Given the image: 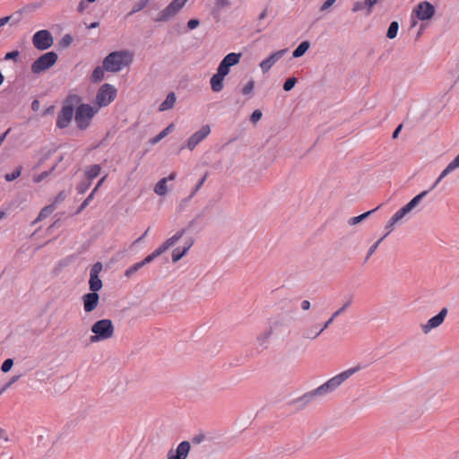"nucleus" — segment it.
Segmentation results:
<instances>
[{
  "mask_svg": "<svg viewBox=\"0 0 459 459\" xmlns=\"http://www.w3.org/2000/svg\"><path fill=\"white\" fill-rule=\"evenodd\" d=\"M13 365V359H7L2 364L1 369L4 373L8 372L12 368Z\"/></svg>",
  "mask_w": 459,
  "mask_h": 459,
  "instance_id": "c03bdc74",
  "label": "nucleus"
},
{
  "mask_svg": "<svg viewBox=\"0 0 459 459\" xmlns=\"http://www.w3.org/2000/svg\"><path fill=\"white\" fill-rule=\"evenodd\" d=\"M396 224V222H393V219L391 218L388 221V223L386 224L385 226V230H387L386 233L384 235V236H387L388 234H390L394 227V225Z\"/></svg>",
  "mask_w": 459,
  "mask_h": 459,
  "instance_id": "4d7b16f0",
  "label": "nucleus"
},
{
  "mask_svg": "<svg viewBox=\"0 0 459 459\" xmlns=\"http://www.w3.org/2000/svg\"><path fill=\"white\" fill-rule=\"evenodd\" d=\"M107 178V175L102 177L99 182L97 183L96 186L94 187V189L91 191L93 192L94 194L98 191V189L101 186V185L103 184V182L106 180Z\"/></svg>",
  "mask_w": 459,
  "mask_h": 459,
  "instance_id": "680f3d73",
  "label": "nucleus"
},
{
  "mask_svg": "<svg viewBox=\"0 0 459 459\" xmlns=\"http://www.w3.org/2000/svg\"><path fill=\"white\" fill-rule=\"evenodd\" d=\"M374 212H375V210H371V211L364 212L359 216L352 217L349 220V224L351 226L356 225V224L359 223L360 221H362L364 219L368 218Z\"/></svg>",
  "mask_w": 459,
  "mask_h": 459,
  "instance_id": "c756f323",
  "label": "nucleus"
},
{
  "mask_svg": "<svg viewBox=\"0 0 459 459\" xmlns=\"http://www.w3.org/2000/svg\"><path fill=\"white\" fill-rule=\"evenodd\" d=\"M402 126H403L402 125H399V126L395 128V130L394 131L393 135H392V137H393L394 139H395V138H397V137H398L399 133H400V132H401V130H402Z\"/></svg>",
  "mask_w": 459,
  "mask_h": 459,
  "instance_id": "338daca9",
  "label": "nucleus"
},
{
  "mask_svg": "<svg viewBox=\"0 0 459 459\" xmlns=\"http://www.w3.org/2000/svg\"><path fill=\"white\" fill-rule=\"evenodd\" d=\"M205 179H206V175H204V178L198 182V184L196 185V186L191 193V195L189 196L190 198H192L197 193V191L203 186Z\"/></svg>",
  "mask_w": 459,
  "mask_h": 459,
  "instance_id": "de8ad7c7",
  "label": "nucleus"
},
{
  "mask_svg": "<svg viewBox=\"0 0 459 459\" xmlns=\"http://www.w3.org/2000/svg\"><path fill=\"white\" fill-rule=\"evenodd\" d=\"M96 112L97 110L88 104L79 105L74 117L78 127L85 129L90 125Z\"/></svg>",
  "mask_w": 459,
  "mask_h": 459,
  "instance_id": "20e7f679",
  "label": "nucleus"
},
{
  "mask_svg": "<svg viewBox=\"0 0 459 459\" xmlns=\"http://www.w3.org/2000/svg\"><path fill=\"white\" fill-rule=\"evenodd\" d=\"M459 168V160L456 158L453 160L446 168L440 173L439 177L436 180V182L433 184V186L430 187L429 191L433 190L437 187V186L442 181V179L446 177L449 173H451L455 169Z\"/></svg>",
  "mask_w": 459,
  "mask_h": 459,
  "instance_id": "f3484780",
  "label": "nucleus"
},
{
  "mask_svg": "<svg viewBox=\"0 0 459 459\" xmlns=\"http://www.w3.org/2000/svg\"><path fill=\"white\" fill-rule=\"evenodd\" d=\"M199 24H200V22L198 20L191 19L187 22V27L189 30H195V28H197L199 26Z\"/></svg>",
  "mask_w": 459,
  "mask_h": 459,
  "instance_id": "6e6d98bb",
  "label": "nucleus"
},
{
  "mask_svg": "<svg viewBox=\"0 0 459 459\" xmlns=\"http://www.w3.org/2000/svg\"><path fill=\"white\" fill-rule=\"evenodd\" d=\"M133 61V55L128 51H115L108 55L103 66L108 72H119L125 66L129 65Z\"/></svg>",
  "mask_w": 459,
  "mask_h": 459,
  "instance_id": "f257e3e1",
  "label": "nucleus"
},
{
  "mask_svg": "<svg viewBox=\"0 0 459 459\" xmlns=\"http://www.w3.org/2000/svg\"><path fill=\"white\" fill-rule=\"evenodd\" d=\"M185 230H182L177 232L174 236L168 238L162 245H160L157 249H155L152 254L147 255L143 261L140 262L142 266L152 262L156 257L164 253L170 247L174 246L183 236Z\"/></svg>",
  "mask_w": 459,
  "mask_h": 459,
  "instance_id": "39448f33",
  "label": "nucleus"
},
{
  "mask_svg": "<svg viewBox=\"0 0 459 459\" xmlns=\"http://www.w3.org/2000/svg\"><path fill=\"white\" fill-rule=\"evenodd\" d=\"M176 102V95L174 92H169L165 100L160 105L159 110L165 111L173 108Z\"/></svg>",
  "mask_w": 459,
  "mask_h": 459,
  "instance_id": "aec40b11",
  "label": "nucleus"
},
{
  "mask_svg": "<svg viewBox=\"0 0 459 459\" xmlns=\"http://www.w3.org/2000/svg\"><path fill=\"white\" fill-rule=\"evenodd\" d=\"M379 0H365V4L368 8V14L371 13V10L375 4H377Z\"/></svg>",
  "mask_w": 459,
  "mask_h": 459,
  "instance_id": "864d4df0",
  "label": "nucleus"
},
{
  "mask_svg": "<svg viewBox=\"0 0 459 459\" xmlns=\"http://www.w3.org/2000/svg\"><path fill=\"white\" fill-rule=\"evenodd\" d=\"M100 170H101V168L98 164L90 166L85 170V177L88 179L92 180L93 178H95L99 176V174L100 173Z\"/></svg>",
  "mask_w": 459,
  "mask_h": 459,
  "instance_id": "b1692460",
  "label": "nucleus"
},
{
  "mask_svg": "<svg viewBox=\"0 0 459 459\" xmlns=\"http://www.w3.org/2000/svg\"><path fill=\"white\" fill-rule=\"evenodd\" d=\"M147 3H148V0H142L139 4H137L134 6V8L132 9L130 13L132 14V13L141 11L143 8H144L146 6Z\"/></svg>",
  "mask_w": 459,
  "mask_h": 459,
  "instance_id": "49530a36",
  "label": "nucleus"
},
{
  "mask_svg": "<svg viewBox=\"0 0 459 459\" xmlns=\"http://www.w3.org/2000/svg\"><path fill=\"white\" fill-rule=\"evenodd\" d=\"M116 96V88L108 83H105L100 88L97 93L96 102L99 107H106L115 100Z\"/></svg>",
  "mask_w": 459,
  "mask_h": 459,
  "instance_id": "6e6552de",
  "label": "nucleus"
},
{
  "mask_svg": "<svg viewBox=\"0 0 459 459\" xmlns=\"http://www.w3.org/2000/svg\"><path fill=\"white\" fill-rule=\"evenodd\" d=\"M429 190L423 191L413 197L406 205H404L409 212H411L416 205L428 195Z\"/></svg>",
  "mask_w": 459,
  "mask_h": 459,
  "instance_id": "5701e85b",
  "label": "nucleus"
},
{
  "mask_svg": "<svg viewBox=\"0 0 459 459\" xmlns=\"http://www.w3.org/2000/svg\"><path fill=\"white\" fill-rule=\"evenodd\" d=\"M18 56H19V51H17V50L8 52L4 56V60H10V59L15 60L18 57Z\"/></svg>",
  "mask_w": 459,
  "mask_h": 459,
  "instance_id": "603ef678",
  "label": "nucleus"
},
{
  "mask_svg": "<svg viewBox=\"0 0 459 459\" xmlns=\"http://www.w3.org/2000/svg\"><path fill=\"white\" fill-rule=\"evenodd\" d=\"M410 212L408 211V209L403 206L402 207L401 209H399L391 218L393 219V222H398L399 221H401L407 213H409Z\"/></svg>",
  "mask_w": 459,
  "mask_h": 459,
  "instance_id": "473e14b6",
  "label": "nucleus"
},
{
  "mask_svg": "<svg viewBox=\"0 0 459 459\" xmlns=\"http://www.w3.org/2000/svg\"><path fill=\"white\" fill-rule=\"evenodd\" d=\"M80 102L81 98L77 94H71L66 98L64 106H71V108L74 109V108Z\"/></svg>",
  "mask_w": 459,
  "mask_h": 459,
  "instance_id": "c85d7f7f",
  "label": "nucleus"
},
{
  "mask_svg": "<svg viewBox=\"0 0 459 459\" xmlns=\"http://www.w3.org/2000/svg\"><path fill=\"white\" fill-rule=\"evenodd\" d=\"M104 66H97L91 74V81L94 82H100L104 78Z\"/></svg>",
  "mask_w": 459,
  "mask_h": 459,
  "instance_id": "cd10ccee",
  "label": "nucleus"
},
{
  "mask_svg": "<svg viewBox=\"0 0 459 459\" xmlns=\"http://www.w3.org/2000/svg\"><path fill=\"white\" fill-rule=\"evenodd\" d=\"M309 42L308 41H303L301 42L298 48L293 51L292 56L293 57H299L303 56L307 49L309 48Z\"/></svg>",
  "mask_w": 459,
  "mask_h": 459,
  "instance_id": "a878e982",
  "label": "nucleus"
},
{
  "mask_svg": "<svg viewBox=\"0 0 459 459\" xmlns=\"http://www.w3.org/2000/svg\"><path fill=\"white\" fill-rule=\"evenodd\" d=\"M55 209H56L55 204H50V205H48V206L44 207L40 211V212H39L36 221H39L47 218L48 216H49L55 211Z\"/></svg>",
  "mask_w": 459,
  "mask_h": 459,
  "instance_id": "bb28decb",
  "label": "nucleus"
},
{
  "mask_svg": "<svg viewBox=\"0 0 459 459\" xmlns=\"http://www.w3.org/2000/svg\"><path fill=\"white\" fill-rule=\"evenodd\" d=\"M86 7H87L86 2L82 0L80 2V4H78L77 10H78V12L82 13Z\"/></svg>",
  "mask_w": 459,
  "mask_h": 459,
  "instance_id": "e2e57ef3",
  "label": "nucleus"
},
{
  "mask_svg": "<svg viewBox=\"0 0 459 459\" xmlns=\"http://www.w3.org/2000/svg\"><path fill=\"white\" fill-rule=\"evenodd\" d=\"M350 306V301L346 302L342 307H340L338 310H336L331 317L333 319L337 317L339 315L344 312V310Z\"/></svg>",
  "mask_w": 459,
  "mask_h": 459,
  "instance_id": "8fccbe9b",
  "label": "nucleus"
},
{
  "mask_svg": "<svg viewBox=\"0 0 459 459\" xmlns=\"http://www.w3.org/2000/svg\"><path fill=\"white\" fill-rule=\"evenodd\" d=\"M22 172V167L16 168L12 173H8L4 176L6 181L11 182L20 177Z\"/></svg>",
  "mask_w": 459,
  "mask_h": 459,
  "instance_id": "f704fd0d",
  "label": "nucleus"
},
{
  "mask_svg": "<svg viewBox=\"0 0 459 459\" xmlns=\"http://www.w3.org/2000/svg\"><path fill=\"white\" fill-rule=\"evenodd\" d=\"M167 181L168 178H161L160 180L158 181V183L154 186L155 194L162 196L168 193Z\"/></svg>",
  "mask_w": 459,
  "mask_h": 459,
  "instance_id": "4be33fe9",
  "label": "nucleus"
},
{
  "mask_svg": "<svg viewBox=\"0 0 459 459\" xmlns=\"http://www.w3.org/2000/svg\"><path fill=\"white\" fill-rule=\"evenodd\" d=\"M335 1L336 0H326L321 6V11H325L330 8L335 3Z\"/></svg>",
  "mask_w": 459,
  "mask_h": 459,
  "instance_id": "13d9d810",
  "label": "nucleus"
},
{
  "mask_svg": "<svg viewBox=\"0 0 459 459\" xmlns=\"http://www.w3.org/2000/svg\"><path fill=\"white\" fill-rule=\"evenodd\" d=\"M93 333L90 337L91 343L111 339L115 333V327L110 319H100L96 321L91 327Z\"/></svg>",
  "mask_w": 459,
  "mask_h": 459,
  "instance_id": "f03ea898",
  "label": "nucleus"
},
{
  "mask_svg": "<svg viewBox=\"0 0 459 459\" xmlns=\"http://www.w3.org/2000/svg\"><path fill=\"white\" fill-rule=\"evenodd\" d=\"M10 19H11L10 16L0 18V28L4 26L10 21Z\"/></svg>",
  "mask_w": 459,
  "mask_h": 459,
  "instance_id": "69168bd1",
  "label": "nucleus"
},
{
  "mask_svg": "<svg viewBox=\"0 0 459 459\" xmlns=\"http://www.w3.org/2000/svg\"><path fill=\"white\" fill-rule=\"evenodd\" d=\"M187 0H173L160 11L155 18L156 22H166L172 19L186 4Z\"/></svg>",
  "mask_w": 459,
  "mask_h": 459,
  "instance_id": "423d86ee",
  "label": "nucleus"
},
{
  "mask_svg": "<svg viewBox=\"0 0 459 459\" xmlns=\"http://www.w3.org/2000/svg\"><path fill=\"white\" fill-rule=\"evenodd\" d=\"M241 57L240 53H230L224 56L222 61H224L229 66H233L238 64Z\"/></svg>",
  "mask_w": 459,
  "mask_h": 459,
  "instance_id": "393cba45",
  "label": "nucleus"
},
{
  "mask_svg": "<svg viewBox=\"0 0 459 459\" xmlns=\"http://www.w3.org/2000/svg\"><path fill=\"white\" fill-rule=\"evenodd\" d=\"M224 78L225 76H222L221 74H219L218 73H216L215 74H213L210 80V84H211V88L212 90V91L214 92H220L221 91H222L224 85H223V81H224Z\"/></svg>",
  "mask_w": 459,
  "mask_h": 459,
  "instance_id": "6ab92c4d",
  "label": "nucleus"
},
{
  "mask_svg": "<svg viewBox=\"0 0 459 459\" xmlns=\"http://www.w3.org/2000/svg\"><path fill=\"white\" fill-rule=\"evenodd\" d=\"M57 60V55L55 52H48L40 56L31 65L33 74H40L53 66Z\"/></svg>",
  "mask_w": 459,
  "mask_h": 459,
  "instance_id": "0eeeda50",
  "label": "nucleus"
},
{
  "mask_svg": "<svg viewBox=\"0 0 459 459\" xmlns=\"http://www.w3.org/2000/svg\"><path fill=\"white\" fill-rule=\"evenodd\" d=\"M89 187V185L87 186H78L77 190L79 194H83L85 190Z\"/></svg>",
  "mask_w": 459,
  "mask_h": 459,
  "instance_id": "774afa93",
  "label": "nucleus"
},
{
  "mask_svg": "<svg viewBox=\"0 0 459 459\" xmlns=\"http://www.w3.org/2000/svg\"><path fill=\"white\" fill-rule=\"evenodd\" d=\"M211 133V128L208 125L203 126L200 130L195 132L188 139L186 147L193 151L204 139H205Z\"/></svg>",
  "mask_w": 459,
  "mask_h": 459,
  "instance_id": "f8f14e48",
  "label": "nucleus"
},
{
  "mask_svg": "<svg viewBox=\"0 0 459 459\" xmlns=\"http://www.w3.org/2000/svg\"><path fill=\"white\" fill-rule=\"evenodd\" d=\"M254 85H255L254 81H252V80H251V81H249V82H247V83L243 87V89H242V93H243L244 95H247V94L251 93V92H252V91H253V89H254Z\"/></svg>",
  "mask_w": 459,
  "mask_h": 459,
  "instance_id": "a18cd8bd",
  "label": "nucleus"
},
{
  "mask_svg": "<svg viewBox=\"0 0 459 459\" xmlns=\"http://www.w3.org/2000/svg\"><path fill=\"white\" fill-rule=\"evenodd\" d=\"M230 66H229L224 61L221 60L220 63L217 73L222 76H226L230 73Z\"/></svg>",
  "mask_w": 459,
  "mask_h": 459,
  "instance_id": "c9c22d12",
  "label": "nucleus"
},
{
  "mask_svg": "<svg viewBox=\"0 0 459 459\" xmlns=\"http://www.w3.org/2000/svg\"><path fill=\"white\" fill-rule=\"evenodd\" d=\"M296 82L297 79L295 77L288 79L283 84L284 91H290L295 86Z\"/></svg>",
  "mask_w": 459,
  "mask_h": 459,
  "instance_id": "79ce46f5",
  "label": "nucleus"
},
{
  "mask_svg": "<svg viewBox=\"0 0 459 459\" xmlns=\"http://www.w3.org/2000/svg\"><path fill=\"white\" fill-rule=\"evenodd\" d=\"M448 310L446 307H444L440 310V312L435 316L431 317L427 321L426 324L421 325V330L424 333H429L432 329L438 327L441 325L447 316Z\"/></svg>",
  "mask_w": 459,
  "mask_h": 459,
  "instance_id": "9b49d317",
  "label": "nucleus"
},
{
  "mask_svg": "<svg viewBox=\"0 0 459 459\" xmlns=\"http://www.w3.org/2000/svg\"><path fill=\"white\" fill-rule=\"evenodd\" d=\"M102 268L103 266L100 262L95 263L91 268L90 276H99V274L102 271Z\"/></svg>",
  "mask_w": 459,
  "mask_h": 459,
  "instance_id": "e433bc0d",
  "label": "nucleus"
},
{
  "mask_svg": "<svg viewBox=\"0 0 459 459\" xmlns=\"http://www.w3.org/2000/svg\"><path fill=\"white\" fill-rule=\"evenodd\" d=\"M359 369V367L349 368L333 377L330 378L325 384L315 389L312 393L313 395H323L329 392L333 391L340 386L345 380L351 377L354 373Z\"/></svg>",
  "mask_w": 459,
  "mask_h": 459,
  "instance_id": "7ed1b4c3",
  "label": "nucleus"
},
{
  "mask_svg": "<svg viewBox=\"0 0 459 459\" xmlns=\"http://www.w3.org/2000/svg\"><path fill=\"white\" fill-rule=\"evenodd\" d=\"M194 241L193 239H188L186 241L185 246L181 247L175 248L172 252V261L174 263L179 261L190 249V247L193 246Z\"/></svg>",
  "mask_w": 459,
  "mask_h": 459,
  "instance_id": "a211bd4d",
  "label": "nucleus"
},
{
  "mask_svg": "<svg viewBox=\"0 0 459 459\" xmlns=\"http://www.w3.org/2000/svg\"><path fill=\"white\" fill-rule=\"evenodd\" d=\"M65 196L66 195H65V192H60L55 198V201L52 204L56 205L57 203L62 202L65 198Z\"/></svg>",
  "mask_w": 459,
  "mask_h": 459,
  "instance_id": "052dcab7",
  "label": "nucleus"
},
{
  "mask_svg": "<svg viewBox=\"0 0 459 459\" xmlns=\"http://www.w3.org/2000/svg\"><path fill=\"white\" fill-rule=\"evenodd\" d=\"M262 117V112L258 109L255 110L251 115V121L253 123H256L259 121Z\"/></svg>",
  "mask_w": 459,
  "mask_h": 459,
  "instance_id": "09e8293b",
  "label": "nucleus"
},
{
  "mask_svg": "<svg viewBox=\"0 0 459 459\" xmlns=\"http://www.w3.org/2000/svg\"><path fill=\"white\" fill-rule=\"evenodd\" d=\"M48 175V172H43L39 175H37L33 178V181L35 183H39L41 180H43Z\"/></svg>",
  "mask_w": 459,
  "mask_h": 459,
  "instance_id": "bf43d9fd",
  "label": "nucleus"
},
{
  "mask_svg": "<svg viewBox=\"0 0 459 459\" xmlns=\"http://www.w3.org/2000/svg\"><path fill=\"white\" fill-rule=\"evenodd\" d=\"M74 116L71 106H63L56 118V126L58 128H65L70 124Z\"/></svg>",
  "mask_w": 459,
  "mask_h": 459,
  "instance_id": "4468645a",
  "label": "nucleus"
},
{
  "mask_svg": "<svg viewBox=\"0 0 459 459\" xmlns=\"http://www.w3.org/2000/svg\"><path fill=\"white\" fill-rule=\"evenodd\" d=\"M333 320L334 319L333 317H330L325 323H324V325L320 328V330L318 332H316L314 335L307 334V335H306V338H311V339L316 338L333 322Z\"/></svg>",
  "mask_w": 459,
  "mask_h": 459,
  "instance_id": "72a5a7b5",
  "label": "nucleus"
},
{
  "mask_svg": "<svg viewBox=\"0 0 459 459\" xmlns=\"http://www.w3.org/2000/svg\"><path fill=\"white\" fill-rule=\"evenodd\" d=\"M301 308L303 310H308L310 308V302L308 300H303L301 302Z\"/></svg>",
  "mask_w": 459,
  "mask_h": 459,
  "instance_id": "0e129e2a",
  "label": "nucleus"
},
{
  "mask_svg": "<svg viewBox=\"0 0 459 459\" xmlns=\"http://www.w3.org/2000/svg\"><path fill=\"white\" fill-rule=\"evenodd\" d=\"M399 24L397 22H392L387 30L386 37L390 39H394L397 35Z\"/></svg>",
  "mask_w": 459,
  "mask_h": 459,
  "instance_id": "7c9ffc66",
  "label": "nucleus"
},
{
  "mask_svg": "<svg viewBox=\"0 0 459 459\" xmlns=\"http://www.w3.org/2000/svg\"><path fill=\"white\" fill-rule=\"evenodd\" d=\"M287 52V49H281L270 55L266 59L263 60L260 64V67L264 73L268 72L271 67L280 60L283 55Z\"/></svg>",
  "mask_w": 459,
  "mask_h": 459,
  "instance_id": "dca6fc26",
  "label": "nucleus"
},
{
  "mask_svg": "<svg viewBox=\"0 0 459 459\" xmlns=\"http://www.w3.org/2000/svg\"><path fill=\"white\" fill-rule=\"evenodd\" d=\"M230 3V0H215V6L218 9H221L225 6H228Z\"/></svg>",
  "mask_w": 459,
  "mask_h": 459,
  "instance_id": "5fc2aeb1",
  "label": "nucleus"
},
{
  "mask_svg": "<svg viewBox=\"0 0 459 459\" xmlns=\"http://www.w3.org/2000/svg\"><path fill=\"white\" fill-rule=\"evenodd\" d=\"M103 284L99 276H90L89 288L91 291L97 292L101 290Z\"/></svg>",
  "mask_w": 459,
  "mask_h": 459,
  "instance_id": "412c9836",
  "label": "nucleus"
},
{
  "mask_svg": "<svg viewBox=\"0 0 459 459\" xmlns=\"http://www.w3.org/2000/svg\"><path fill=\"white\" fill-rule=\"evenodd\" d=\"M191 445L188 441L180 442L176 450L170 449L167 459H186L190 452Z\"/></svg>",
  "mask_w": 459,
  "mask_h": 459,
  "instance_id": "ddd939ff",
  "label": "nucleus"
},
{
  "mask_svg": "<svg viewBox=\"0 0 459 459\" xmlns=\"http://www.w3.org/2000/svg\"><path fill=\"white\" fill-rule=\"evenodd\" d=\"M365 7H367L365 4V2L364 3L356 2V3H354V4L352 6V12L357 13L359 11L363 10Z\"/></svg>",
  "mask_w": 459,
  "mask_h": 459,
  "instance_id": "3c124183",
  "label": "nucleus"
},
{
  "mask_svg": "<svg viewBox=\"0 0 459 459\" xmlns=\"http://www.w3.org/2000/svg\"><path fill=\"white\" fill-rule=\"evenodd\" d=\"M435 13V8L434 6L427 2H421L413 10H412V15H415L418 20L425 21L429 20L433 17Z\"/></svg>",
  "mask_w": 459,
  "mask_h": 459,
  "instance_id": "9d476101",
  "label": "nucleus"
},
{
  "mask_svg": "<svg viewBox=\"0 0 459 459\" xmlns=\"http://www.w3.org/2000/svg\"><path fill=\"white\" fill-rule=\"evenodd\" d=\"M385 238V236H383L381 238H379L374 245H372L367 254L366 260H368L377 249L379 244Z\"/></svg>",
  "mask_w": 459,
  "mask_h": 459,
  "instance_id": "58836bf2",
  "label": "nucleus"
},
{
  "mask_svg": "<svg viewBox=\"0 0 459 459\" xmlns=\"http://www.w3.org/2000/svg\"><path fill=\"white\" fill-rule=\"evenodd\" d=\"M94 193L91 192L87 197L86 199L82 202V204H81L79 210H78V213L81 212L83 209H85L91 203V201L93 199V196H94Z\"/></svg>",
  "mask_w": 459,
  "mask_h": 459,
  "instance_id": "37998d69",
  "label": "nucleus"
},
{
  "mask_svg": "<svg viewBox=\"0 0 459 459\" xmlns=\"http://www.w3.org/2000/svg\"><path fill=\"white\" fill-rule=\"evenodd\" d=\"M410 212L408 211V209L403 206L402 207L401 209H399L391 218L393 219V222H398L399 221H401L407 213H409Z\"/></svg>",
  "mask_w": 459,
  "mask_h": 459,
  "instance_id": "2f4dec72",
  "label": "nucleus"
},
{
  "mask_svg": "<svg viewBox=\"0 0 459 459\" xmlns=\"http://www.w3.org/2000/svg\"><path fill=\"white\" fill-rule=\"evenodd\" d=\"M32 43L37 49L46 50L53 45L54 39L48 30H41L33 35Z\"/></svg>",
  "mask_w": 459,
  "mask_h": 459,
  "instance_id": "1a4fd4ad",
  "label": "nucleus"
},
{
  "mask_svg": "<svg viewBox=\"0 0 459 459\" xmlns=\"http://www.w3.org/2000/svg\"><path fill=\"white\" fill-rule=\"evenodd\" d=\"M142 264L139 263H136L134 264V265H132L131 267H129L126 273H125V275L126 277H130L132 274H134V273H136L140 268H142Z\"/></svg>",
  "mask_w": 459,
  "mask_h": 459,
  "instance_id": "a19ab883",
  "label": "nucleus"
},
{
  "mask_svg": "<svg viewBox=\"0 0 459 459\" xmlns=\"http://www.w3.org/2000/svg\"><path fill=\"white\" fill-rule=\"evenodd\" d=\"M100 302V296L97 292H90L82 296L83 309L86 313L95 310Z\"/></svg>",
  "mask_w": 459,
  "mask_h": 459,
  "instance_id": "2eb2a0df",
  "label": "nucleus"
},
{
  "mask_svg": "<svg viewBox=\"0 0 459 459\" xmlns=\"http://www.w3.org/2000/svg\"><path fill=\"white\" fill-rule=\"evenodd\" d=\"M173 128V124H170L169 126H167L165 129H163L154 139L153 143H157L162 138H164Z\"/></svg>",
  "mask_w": 459,
  "mask_h": 459,
  "instance_id": "ea45409f",
  "label": "nucleus"
},
{
  "mask_svg": "<svg viewBox=\"0 0 459 459\" xmlns=\"http://www.w3.org/2000/svg\"><path fill=\"white\" fill-rule=\"evenodd\" d=\"M273 334V329L270 328L269 330L264 332L257 337V341L260 342V344H264L266 342V341L271 337Z\"/></svg>",
  "mask_w": 459,
  "mask_h": 459,
  "instance_id": "4c0bfd02",
  "label": "nucleus"
}]
</instances>
